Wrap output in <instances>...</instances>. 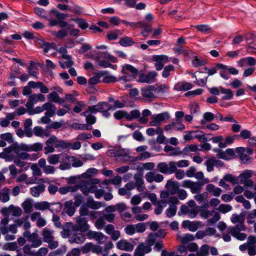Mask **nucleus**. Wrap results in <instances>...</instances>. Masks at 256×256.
<instances>
[{
    "label": "nucleus",
    "mask_w": 256,
    "mask_h": 256,
    "mask_svg": "<svg viewBox=\"0 0 256 256\" xmlns=\"http://www.w3.org/2000/svg\"><path fill=\"white\" fill-rule=\"evenodd\" d=\"M47 160L51 164L56 165L60 163L58 168L62 170H69L72 166L74 168H78L83 165L81 160L66 152L51 154L47 158Z\"/></svg>",
    "instance_id": "1"
},
{
    "label": "nucleus",
    "mask_w": 256,
    "mask_h": 256,
    "mask_svg": "<svg viewBox=\"0 0 256 256\" xmlns=\"http://www.w3.org/2000/svg\"><path fill=\"white\" fill-rule=\"evenodd\" d=\"M23 35L26 38L33 40L35 45L42 48L45 52H48L52 48L51 44L44 41L41 37H35L34 34L30 32H25Z\"/></svg>",
    "instance_id": "2"
},
{
    "label": "nucleus",
    "mask_w": 256,
    "mask_h": 256,
    "mask_svg": "<svg viewBox=\"0 0 256 256\" xmlns=\"http://www.w3.org/2000/svg\"><path fill=\"white\" fill-rule=\"evenodd\" d=\"M54 231L53 230L47 228H44L42 232L44 241L48 243V248L51 250L56 248L58 246V242L54 240Z\"/></svg>",
    "instance_id": "3"
},
{
    "label": "nucleus",
    "mask_w": 256,
    "mask_h": 256,
    "mask_svg": "<svg viewBox=\"0 0 256 256\" xmlns=\"http://www.w3.org/2000/svg\"><path fill=\"white\" fill-rule=\"evenodd\" d=\"M46 145H50L56 148H62L66 149L70 145L69 142L64 140H58L54 135L50 136L45 142Z\"/></svg>",
    "instance_id": "4"
},
{
    "label": "nucleus",
    "mask_w": 256,
    "mask_h": 256,
    "mask_svg": "<svg viewBox=\"0 0 256 256\" xmlns=\"http://www.w3.org/2000/svg\"><path fill=\"white\" fill-rule=\"evenodd\" d=\"M158 170L164 174H172L176 170V162L171 161L168 164L161 162L157 165Z\"/></svg>",
    "instance_id": "5"
},
{
    "label": "nucleus",
    "mask_w": 256,
    "mask_h": 256,
    "mask_svg": "<svg viewBox=\"0 0 256 256\" xmlns=\"http://www.w3.org/2000/svg\"><path fill=\"white\" fill-rule=\"evenodd\" d=\"M76 224L73 227L74 230H78L82 232H88L90 225L88 224L87 218L80 216L76 218Z\"/></svg>",
    "instance_id": "6"
},
{
    "label": "nucleus",
    "mask_w": 256,
    "mask_h": 256,
    "mask_svg": "<svg viewBox=\"0 0 256 256\" xmlns=\"http://www.w3.org/2000/svg\"><path fill=\"white\" fill-rule=\"evenodd\" d=\"M202 184L200 182H194L190 180H186L182 182V186L184 188H190L192 194L200 192Z\"/></svg>",
    "instance_id": "7"
},
{
    "label": "nucleus",
    "mask_w": 256,
    "mask_h": 256,
    "mask_svg": "<svg viewBox=\"0 0 256 256\" xmlns=\"http://www.w3.org/2000/svg\"><path fill=\"white\" fill-rule=\"evenodd\" d=\"M246 230V228H240V226H230L228 228V232L230 233L233 237L237 240H243L246 238V234L241 231Z\"/></svg>",
    "instance_id": "8"
},
{
    "label": "nucleus",
    "mask_w": 256,
    "mask_h": 256,
    "mask_svg": "<svg viewBox=\"0 0 256 256\" xmlns=\"http://www.w3.org/2000/svg\"><path fill=\"white\" fill-rule=\"evenodd\" d=\"M1 212L2 215L6 216L12 215L14 216L18 217L21 216L22 210L20 207L11 204L8 207L2 208Z\"/></svg>",
    "instance_id": "9"
},
{
    "label": "nucleus",
    "mask_w": 256,
    "mask_h": 256,
    "mask_svg": "<svg viewBox=\"0 0 256 256\" xmlns=\"http://www.w3.org/2000/svg\"><path fill=\"white\" fill-rule=\"evenodd\" d=\"M252 176V172L250 170H246L240 174L238 177L239 183L244 184L246 186H252L254 185L253 181L250 179Z\"/></svg>",
    "instance_id": "10"
},
{
    "label": "nucleus",
    "mask_w": 256,
    "mask_h": 256,
    "mask_svg": "<svg viewBox=\"0 0 256 256\" xmlns=\"http://www.w3.org/2000/svg\"><path fill=\"white\" fill-rule=\"evenodd\" d=\"M170 115L168 112H164L154 115L152 116V120L150 122V126H159L166 120H168Z\"/></svg>",
    "instance_id": "11"
},
{
    "label": "nucleus",
    "mask_w": 256,
    "mask_h": 256,
    "mask_svg": "<svg viewBox=\"0 0 256 256\" xmlns=\"http://www.w3.org/2000/svg\"><path fill=\"white\" fill-rule=\"evenodd\" d=\"M45 100V96L42 94H31L28 98L26 106L28 110L32 109L34 104L37 103L38 102H44Z\"/></svg>",
    "instance_id": "12"
},
{
    "label": "nucleus",
    "mask_w": 256,
    "mask_h": 256,
    "mask_svg": "<svg viewBox=\"0 0 256 256\" xmlns=\"http://www.w3.org/2000/svg\"><path fill=\"white\" fill-rule=\"evenodd\" d=\"M86 236L90 239H94L100 244L104 243L108 239L106 235L100 232L89 230Z\"/></svg>",
    "instance_id": "13"
},
{
    "label": "nucleus",
    "mask_w": 256,
    "mask_h": 256,
    "mask_svg": "<svg viewBox=\"0 0 256 256\" xmlns=\"http://www.w3.org/2000/svg\"><path fill=\"white\" fill-rule=\"evenodd\" d=\"M98 189V187L89 180L83 182L80 187V190L85 195L89 193L94 194Z\"/></svg>",
    "instance_id": "14"
},
{
    "label": "nucleus",
    "mask_w": 256,
    "mask_h": 256,
    "mask_svg": "<svg viewBox=\"0 0 256 256\" xmlns=\"http://www.w3.org/2000/svg\"><path fill=\"white\" fill-rule=\"evenodd\" d=\"M155 86H148L141 89V94L146 99L152 101L155 96Z\"/></svg>",
    "instance_id": "15"
},
{
    "label": "nucleus",
    "mask_w": 256,
    "mask_h": 256,
    "mask_svg": "<svg viewBox=\"0 0 256 256\" xmlns=\"http://www.w3.org/2000/svg\"><path fill=\"white\" fill-rule=\"evenodd\" d=\"M186 129L185 125L182 121L174 120L170 124L166 125L164 130L166 132H170L171 130L176 131H182Z\"/></svg>",
    "instance_id": "16"
},
{
    "label": "nucleus",
    "mask_w": 256,
    "mask_h": 256,
    "mask_svg": "<svg viewBox=\"0 0 256 256\" xmlns=\"http://www.w3.org/2000/svg\"><path fill=\"white\" fill-rule=\"evenodd\" d=\"M116 246L118 250L126 252H132L134 249V244L124 239L118 241L116 244Z\"/></svg>",
    "instance_id": "17"
},
{
    "label": "nucleus",
    "mask_w": 256,
    "mask_h": 256,
    "mask_svg": "<svg viewBox=\"0 0 256 256\" xmlns=\"http://www.w3.org/2000/svg\"><path fill=\"white\" fill-rule=\"evenodd\" d=\"M78 230H74L70 234V236L69 241L70 243H76L78 244H81L83 243L85 240V236L81 232H78Z\"/></svg>",
    "instance_id": "18"
},
{
    "label": "nucleus",
    "mask_w": 256,
    "mask_h": 256,
    "mask_svg": "<svg viewBox=\"0 0 256 256\" xmlns=\"http://www.w3.org/2000/svg\"><path fill=\"white\" fill-rule=\"evenodd\" d=\"M244 216L242 213L239 214H233L230 218L231 222L234 224H236V226H240V228H246L244 224Z\"/></svg>",
    "instance_id": "19"
},
{
    "label": "nucleus",
    "mask_w": 256,
    "mask_h": 256,
    "mask_svg": "<svg viewBox=\"0 0 256 256\" xmlns=\"http://www.w3.org/2000/svg\"><path fill=\"white\" fill-rule=\"evenodd\" d=\"M152 248L144 244H140L134 250V256H144L145 254L150 252Z\"/></svg>",
    "instance_id": "20"
},
{
    "label": "nucleus",
    "mask_w": 256,
    "mask_h": 256,
    "mask_svg": "<svg viewBox=\"0 0 256 256\" xmlns=\"http://www.w3.org/2000/svg\"><path fill=\"white\" fill-rule=\"evenodd\" d=\"M179 183L176 181H173L170 180L167 181L166 188L170 194H176L179 189Z\"/></svg>",
    "instance_id": "21"
},
{
    "label": "nucleus",
    "mask_w": 256,
    "mask_h": 256,
    "mask_svg": "<svg viewBox=\"0 0 256 256\" xmlns=\"http://www.w3.org/2000/svg\"><path fill=\"white\" fill-rule=\"evenodd\" d=\"M34 208L36 210H44L48 209L52 212H54V209L50 208V204L47 202H38L34 204Z\"/></svg>",
    "instance_id": "22"
},
{
    "label": "nucleus",
    "mask_w": 256,
    "mask_h": 256,
    "mask_svg": "<svg viewBox=\"0 0 256 256\" xmlns=\"http://www.w3.org/2000/svg\"><path fill=\"white\" fill-rule=\"evenodd\" d=\"M45 188L46 186L43 184H41L31 188L30 190L32 196L38 197L40 194L45 190Z\"/></svg>",
    "instance_id": "23"
},
{
    "label": "nucleus",
    "mask_w": 256,
    "mask_h": 256,
    "mask_svg": "<svg viewBox=\"0 0 256 256\" xmlns=\"http://www.w3.org/2000/svg\"><path fill=\"white\" fill-rule=\"evenodd\" d=\"M107 73V71H100L98 72L94 76L90 78L88 80V84L94 85L100 82V78Z\"/></svg>",
    "instance_id": "24"
},
{
    "label": "nucleus",
    "mask_w": 256,
    "mask_h": 256,
    "mask_svg": "<svg viewBox=\"0 0 256 256\" xmlns=\"http://www.w3.org/2000/svg\"><path fill=\"white\" fill-rule=\"evenodd\" d=\"M47 98L48 100L54 102L62 104L64 102V100L63 98H61L58 94L56 91H52L49 93L47 96Z\"/></svg>",
    "instance_id": "25"
},
{
    "label": "nucleus",
    "mask_w": 256,
    "mask_h": 256,
    "mask_svg": "<svg viewBox=\"0 0 256 256\" xmlns=\"http://www.w3.org/2000/svg\"><path fill=\"white\" fill-rule=\"evenodd\" d=\"M164 150L166 152H170L169 156H174L180 155L182 154V152L179 148L178 147H173L172 146H170L168 145H166L165 146L164 148Z\"/></svg>",
    "instance_id": "26"
},
{
    "label": "nucleus",
    "mask_w": 256,
    "mask_h": 256,
    "mask_svg": "<svg viewBox=\"0 0 256 256\" xmlns=\"http://www.w3.org/2000/svg\"><path fill=\"white\" fill-rule=\"evenodd\" d=\"M64 210L69 216H72L75 212V208L73 206L72 200H68L65 202L64 204Z\"/></svg>",
    "instance_id": "27"
},
{
    "label": "nucleus",
    "mask_w": 256,
    "mask_h": 256,
    "mask_svg": "<svg viewBox=\"0 0 256 256\" xmlns=\"http://www.w3.org/2000/svg\"><path fill=\"white\" fill-rule=\"evenodd\" d=\"M34 134L36 136L40 138H44V136H48L49 133L47 130L43 129L41 126H36L33 128Z\"/></svg>",
    "instance_id": "28"
},
{
    "label": "nucleus",
    "mask_w": 256,
    "mask_h": 256,
    "mask_svg": "<svg viewBox=\"0 0 256 256\" xmlns=\"http://www.w3.org/2000/svg\"><path fill=\"white\" fill-rule=\"evenodd\" d=\"M44 110H46V114L49 116H52L56 112V106L51 102H48L44 104Z\"/></svg>",
    "instance_id": "29"
},
{
    "label": "nucleus",
    "mask_w": 256,
    "mask_h": 256,
    "mask_svg": "<svg viewBox=\"0 0 256 256\" xmlns=\"http://www.w3.org/2000/svg\"><path fill=\"white\" fill-rule=\"evenodd\" d=\"M206 190L209 193H212L215 196H220L222 192V190L220 188H216L211 184L206 186Z\"/></svg>",
    "instance_id": "30"
},
{
    "label": "nucleus",
    "mask_w": 256,
    "mask_h": 256,
    "mask_svg": "<svg viewBox=\"0 0 256 256\" xmlns=\"http://www.w3.org/2000/svg\"><path fill=\"white\" fill-rule=\"evenodd\" d=\"M192 84L189 82L178 83L174 86V90H176L186 91L191 89Z\"/></svg>",
    "instance_id": "31"
},
{
    "label": "nucleus",
    "mask_w": 256,
    "mask_h": 256,
    "mask_svg": "<svg viewBox=\"0 0 256 256\" xmlns=\"http://www.w3.org/2000/svg\"><path fill=\"white\" fill-rule=\"evenodd\" d=\"M193 58L192 63L195 67L203 66L206 63V60L200 56L196 55Z\"/></svg>",
    "instance_id": "32"
},
{
    "label": "nucleus",
    "mask_w": 256,
    "mask_h": 256,
    "mask_svg": "<svg viewBox=\"0 0 256 256\" xmlns=\"http://www.w3.org/2000/svg\"><path fill=\"white\" fill-rule=\"evenodd\" d=\"M10 190L8 188H4L0 190V200L2 202H6L10 200Z\"/></svg>",
    "instance_id": "33"
},
{
    "label": "nucleus",
    "mask_w": 256,
    "mask_h": 256,
    "mask_svg": "<svg viewBox=\"0 0 256 256\" xmlns=\"http://www.w3.org/2000/svg\"><path fill=\"white\" fill-rule=\"evenodd\" d=\"M140 27L143 28V30L141 32L142 34L144 37H148L152 31L151 25L142 22Z\"/></svg>",
    "instance_id": "34"
},
{
    "label": "nucleus",
    "mask_w": 256,
    "mask_h": 256,
    "mask_svg": "<svg viewBox=\"0 0 256 256\" xmlns=\"http://www.w3.org/2000/svg\"><path fill=\"white\" fill-rule=\"evenodd\" d=\"M94 107H96V111L97 112H102L104 110L110 109L112 106L106 102H100L97 104L93 106Z\"/></svg>",
    "instance_id": "35"
},
{
    "label": "nucleus",
    "mask_w": 256,
    "mask_h": 256,
    "mask_svg": "<svg viewBox=\"0 0 256 256\" xmlns=\"http://www.w3.org/2000/svg\"><path fill=\"white\" fill-rule=\"evenodd\" d=\"M220 91L225 96L222 97V100H230L233 98V93L231 90L228 88H224L222 86L220 87Z\"/></svg>",
    "instance_id": "36"
},
{
    "label": "nucleus",
    "mask_w": 256,
    "mask_h": 256,
    "mask_svg": "<svg viewBox=\"0 0 256 256\" xmlns=\"http://www.w3.org/2000/svg\"><path fill=\"white\" fill-rule=\"evenodd\" d=\"M222 162L216 160L214 158H210L206 162L205 164L206 166L208 172H210L214 170V166L218 163H220Z\"/></svg>",
    "instance_id": "37"
},
{
    "label": "nucleus",
    "mask_w": 256,
    "mask_h": 256,
    "mask_svg": "<svg viewBox=\"0 0 256 256\" xmlns=\"http://www.w3.org/2000/svg\"><path fill=\"white\" fill-rule=\"evenodd\" d=\"M119 44L123 46H128L133 45L134 42L131 38L125 36L120 38Z\"/></svg>",
    "instance_id": "38"
},
{
    "label": "nucleus",
    "mask_w": 256,
    "mask_h": 256,
    "mask_svg": "<svg viewBox=\"0 0 256 256\" xmlns=\"http://www.w3.org/2000/svg\"><path fill=\"white\" fill-rule=\"evenodd\" d=\"M152 60L164 64L169 62V58L166 55H154L152 56Z\"/></svg>",
    "instance_id": "39"
},
{
    "label": "nucleus",
    "mask_w": 256,
    "mask_h": 256,
    "mask_svg": "<svg viewBox=\"0 0 256 256\" xmlns=\"http://www.w3.org/2000/svg\"><path fill=\"white\" fill-rule=\"evenodd\" d=\"M214 118V115L210 112H205L203 115V119L200 121L202 125H204L206 122L212 121Z\"/></svg>",
    "instance_id": "40"
},
{
    "label": "nucleus",
    "mask_w": 256,
    "mask_h": 256,
    "mask_svg": "<svg viewBox=\"0 0 256 256\" xmlns=\"http://www.w3.org/2000/svg\"><path fill=\"white\" fill-rule=\"evenodd\" d=\"M22 206L24 208V212L26 214H29L32 210L33 205L30 200H25L22 204Z\"/></svg>",
    "instance_id": "41"
},
{
    "label": "nucleus",
    "mask_w": 256,
    "mask_h": 256,
    "mask_svg": "<svg viewBox=\"0 0 256 256\" xmlns=\"http://www.w3.org/2000/svg\"><path fill=\"white\" fill-rule=\"evenodd\" d=\"M178 238L180 239L181 242L184 244H186L194 240V236L190 234H186L182 236H178Z\"/></svg>",
    "instance_id": "42"
},
{
    "label": "nucleus",
    "mask_w": 256,
    "mask_h": 256,
    "mask_svg": "<svg viewBox=\"0 0 256 256\" xmlns=\"http://www.w3.org/2000/svg\"><path fill=\"white\" fill-rule=\"evenodd\" d=\"M126 70L129 71L132 74L136 75L138 74V70L132 65L126 64L122 66V72L124 74H126Z\"/></svg>",
    "instance_id": "43"
},
{
    "label": "nucleus",
    "mask_w": 256,
    "mask_h": 256,
    "mask_svg": "<svg viewBox=\"0 0 256 256\" xmlns=\"http://www.w3.org/2000/svg\"><path fill=\"white\" fill-rule=\"evenodd\" d=\"M122 178L120 176H117L110 180H105L104 183L107 185L112 184L119 186L122 182Z\"/></svg>",
    "instance_id": "44"
},
{
    "label": "nucleus",
    "mask_w": 256,
    "mask_h": 256,
    "mask_svg": "<svg viewBox=\"0 0 256 256\" xmlns=\"http://www.w3.org/2000/svg\"><path fill=\"white\" fill-rule=\"evenodd\" d=\"M177 210V207L174 205H170L168 208L165 212V213L168 218H171L176 215Z\"/></svg>",
    "instance_id": "45"
},
{
    "label": "nucleus",
    "mask_w": 256,
    "mask_h": 256,
    "mask_svg": "<svg viewBox=\"0 0 256 256\" xmlns=\"http://www.w3.org/2000/svg\"><path fill=\"white\" fill-rule=\"evenodd\" d=\"M72 20L76 22L78 26L82 30H85L88 28V24L86 20L80 18H74Z\"/></svg>",
    "instance_id": "46"
},
{
    "label": "nucleus",
    "mask_w": 256,
    "mask_h": 256,
    "mask_svg": "<svg viewBox=\"0 0 256 256\" xmlns=\"http://www.w3.org/2000/svg\"><path fill=\"white\" fill-rule=\"evenodd\" d=\"M140 113L138 110H132L130 114L127 112L126 120H132L133 119H136L140 118Z\"/></svg>",
    "instance_id": "47"
},
{
    "label": "nucleus",
    "mask_w": 256,
    "mask_h": 256,
    "mask_svg": "<svg viewBox=\"0 0 256 256\" xmlns=\"http://www.w3.org/2000/svg\"><path fill=\"white\" fill-rule=\"evenodd\" d=\"M86 117V120L88 124H93L96 122V118L92 114H88V112H83L81 114Z\"/></svg>",
    "instance_id": "48"
},
{
    "label": "nucleus",
    "mask_w": 256,
    "mask_h": 256,
    "mask_svg": "<svg viewBox=\"0 0 256 256\" xmlns=\"http://www.w3.org/2000/svg\"><path fill=\"white\" fill-rule=\"evenodd\" d=\"M209 254V246L207 244L201 246L200 250L196 252V256H208Z\"/></svg>",
    "instance_id": "49"
},
{
    "label": "nucleus",
    "mask_w": 256,
    "mask_h": 256,
    "mask_svg": "<svg viewBox=\"0 0 256 256\" xmlns=\"http://www.w3.org/2000/svg\"><path fill=\"white\" fill-rule=\"evenodd\" d=\"M87 206L93 210H97L102 206V204L99 202L89 200L87 202Z\"/></svg>",
    "instance_id": "50"
},
{
    "label": "nucleus",
    "mask_w": 256,
    "mask_h": 256,
    "mask_svg": "<svg viewBox=\"0 0 256 256\" xmlns=\"http://www.w3.org/2000/svg\"><path fill=\"white\" fill-rule=\"evenodd\" d=\"M224 180L226 181L230 182L233 184H239L238 178V177L232 176V174H228L224 176Z\"/></svg>",
    "instance_id": "51"
},
{
    "label": "nucleus",
    "mask_w": 256,
    "mask_h": 256,
    "mask_svg": "<svg viewBox=\"0 0 256 256\" xmlns=\"http://www.w3.org/2000/svg\"><path fill=\"white\" fill-rule=\"evenodd\" d=\"M169 89L168 85L166 84H160L156 88L155 87V92L158 94H164L168 92Z\"/></svg>",
    "instance_id": "52"
},
{
    "label": "nucleus",
    "mask_w": 256,
    "mask_h": 256,
    "mask_svg": "<svg viewBox=\"0 0 256 256\" xmlns=\"http://www.w3.org/2000/svg\"><path fill=\"white\" fill-rule=\"evenodd\" d=\"M198 150H202V148H199L198 146L196 144H190L184 148V152L186 154H188L191 152H196Z\"/></svg>",
    "instance_id": "53"
},
{
    "label": "nucleus",
    "mask_w": 256,
    "mask_h": 256,
    "mask_svg": "<svg viewBox=\"0 0 256 256\" xmlns=\"http://www.w3.org/2000/svg\"><path fill=\"white\" fill-rule=\"evenodd\" d=\"M134 184L138 192H143L145 189V187L144 186V180L141 178H136Z\"/></svg>",
    "instance_id": "54"
},
{
    "label": "nucleus",
    "mask_w": 256,
    "mask_h": 256,
    "mask_svg": "<svg viewBox=\"0 0 256 256\" xmlns=\"http://www.w3.org/2000/svg\"><path fill=\"white\" fill-rule=\"evenodd\" d=\"M174 70V66L170 64L166 66L164 68V70L162 73V76L164 78H166L170 76V72Z\"/></svg>",
    "instance_id": "55"
},
{
    "label": "nucleus",
    "mask_w": 256,
    "mask_h": 256,
    "mask_svg": "<svg viewBox=\"0 0 256 256\" xmlns=\"http://www.w3.org/2000/svg\"><path fill=\"white\" fill-rule=\"evenodd\" d=\"M121 34V33L118 30H114L110 33H108L107 35L108 38L110 40H115L118 38L119 36Z\"/></svg>",
    "instance_id": "56"
},
{
    "label": "nucleus",
    "mask_w": 256,
    "mask_h": 256,
    "mask_svg": "<svg viewBox=\"0 0 256 256\" xmlns=\"http://www.w3.org/2000/svg\"><path fill=\"white\" fill-rule=\"evenodd\" d=\"M102 77H104L102 81L104 83H110L116 82L117 80L116 78L108 74V72Z\"/></svg>",
    "instance_id": "57"
},
{
    "label": "nucleus",
    "mask_w": 256,
    "mask_h": 256,
    "mask_svg": "<svg viewBox=\"0 0 256 256\" xmlns=\"http://www.w3.org/2000/svg\"><path fill=\"white\" fill-rule=\"evenodd\" d=\"M134 224H129L126 226L124 229V232L128 235H133L136 232Z\"/></svg>",
    "instance_id": "58"
},
{
    "label": "nucleus",
    "mask_w": 256,
    "mask_h": 256,
    "mask_svg": "<svg viewBox=\"0 0 256 256\" xmlns=\"http://www.w3.org/2000/svg\"><path fill=\"white\" fill-rule=\"evenodd\" d=\"M232 207L228 204H222L220 205L218 210L222 213H226L230 211Z\"/></svg>",
    "instance_id": "59"
},
{
    "label": "nucleus",
    "mask_w": 256,
    "mask_h": 256,
    "mask_svg": "<svg viewBox=\"0 0 256 256\" xmlns=\"http://www.w3.org/2000/svg\"><path fill=\"white\" fill-rule=\"evenodd\" d=\"M30 152H39L42 150L43 144L40 142H36L30 144Z\"/></svg>",
    "instance_id": "60"
},
{
    "label": "nucleus",
    "mask_w": 256,
    "mask_h": 256,
    "mask_svg": "<svg viewBox=\"0 0 256 256\" xmlns=\"http://www.w3.org/2000/svg\"><path fill=\"white\" fill-rule=\"evenodd\" d=\"M114 116L116 120H120L123 118L126 119L127 112L124 110H118L114 113Z\"/></svg>",
    "instance_id": "61"
},
{
    "label": "nucleus",
    "mask_w": 256,
    "mask_h": 256,
    "mask_svg": "<svg viewBox=\"0 0 256 256\" xmlns=\"http://www.w3.org/2000/svg\"><path fill=\"white\" fill-rule=\"evenodd\" d=\"M92 134L90 133L82 132L79 134L76 139L78 140H84L92 138Z\"/></svg>",
    "instance_id": "62"
},
{
    "label": "nucleus",
    "mask_w": 256,
    "mask_h": 256,
    "mask_svg": "<svg viewBox=\"0 0 256 256\" xmlns=\"http://www.w3.org/2000/svg\"><path fill=\"white\" fill-rule=\"evenodd\" d=\"M130 154V152L128 149H119L116 150L115 153V156L120 157V156H128Z\"/></svg>",
    "instance_id": "63"
},
{
    "label": "nucleus",
    "mask_w": 256,
    "mask_h": 256,
    "mask_svg": "<svg viewBox=\"0 0 256 256\" xmlns=\"http://www.w3.org/2000/svg\"><path fill=\"white\" fill-rule=\"evenodd\" d=\"M106 222L103 218H98L95 222V226L98 230H102L104 228Z\"/></svg>",
    "instance_id": "64"
}]
</instances>
